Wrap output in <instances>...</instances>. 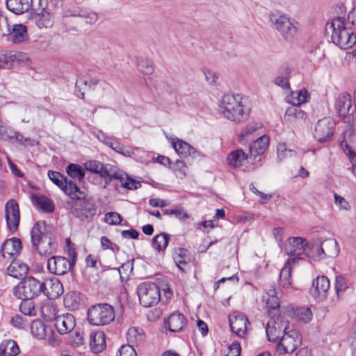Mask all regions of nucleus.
<instances>
[{
  "label": "nucleus",
  "mask_w": 356,
  "mask_h": 356,
  "mask_svg": "<svg viewBox=\"0 0 356 356\" xmlns=\"http://www.w3.org/2000/svg\"><path fill=\"white\" fill-rule=\"evenodd\" d=\"M31 238L33 248L40 255L47 257L56 252V240L48 230L44 221H38L33 225L31 231Z\"/></svg>",
  "instance_id": "nucleus-1"
},
{
  "label": "nucleus",
  "mask_w": 356,
  "mask_h": 356,
  "mask_svg": "<svg viewBox=\"0 0 356 356\" xmlns=\"http://www.w3.org/2000/svg\"><path fill=\"white\" fill-rule=\"evenodd\" d=\"M330 286V280L326 276H318L313 280L311 295L316 301L323 302L327 297Z\"/></svg>",
  "instance_id": "nucleus-13"
},
{
  "label": "nucleus",
  "mask_w": 356,
  "mask_h": 356,
  "mask_svg": "<svg viewBox=\"0 0 356 356\" xmlns=\"http://www.w3.org/2000/svg\"><path fill=\"white\" fill-rule=\"evenodd\" d=\"M68 175L73 179L82 180L85 177L84 169L78 164L71 163L66 168Z\"/></svg>",
  "instance_id": "nucleus-49"
},
{
  "label": "nucleus",
  "mask_w": 356,
  "mask_h": 356,
  "mask_svg": "<svg viewBox=\"0 0 356 356\" xmlns=\"http://www.w3.org/2000/svg\"><path fill=\"white\" fill-rule=\"evenodd\" d=\"M9 275L17 278L22 279L25 277L29 270V268L26 264L13 263L7 268Z\"/></svg>",
  "instance_id": "nucleus-38"
},
{
  "label": "nucleus",
  "mask_w": 356,
  "mask_h": 356,
  "mask_svg": "<svg viewBox=\"0 0 356 356\" xmlns=\"http://www.w3.org/2000/svg\"><path fill=\"white\" fill-rule=\"evenodd\" d=\"M307 118V114L300 106H293L288 108L284 115V119L289 122H295L298 120H302Z\"/></svg>",
  "instance_id": "nucleus-37"
},
{
  "label": "nucleus",
  "mask_w": 356,
  "mask_h": 356,
  "mask_svg": "<svg viewBox=\"0 0 356 356\" xmlns=\"http://www.w3.org/2000/svg\"><path fill=\"white\" fill-rule=\"evenodd\" d=\"M136 61L138 68L143 74L149 75L154 72V67L152 60L143 57H137Z\"/></svg>",
  "instance_id": "nucleus-46"
},
{
  "label": "nucleus",
  "mask_w": 356,
  "mask_h": 356,
  "mask_svg": "<svg viewBox=\"0 0 356 356\" xmlns=\"http://www.w3.org/2000/svg\"><path fill=\"white\" fill-rule=\"evenodd\" d=\"M175 263L182 272H186V266L190 263L189 252L185 248H175L172 253Z\"/></svg>",
  "instance_id": "nucleus-26"
},
{
  "label": "nucleus",
  "mask_w": 356,
  "mask_h": 356,
  "mask_svg": "<svg viewBox=\"0 0 356 356\" xmlns=\"http://www.w3.org/2000/svg\"><path fill=\"white\" fill-rule=\"evenodd\" d=\"M31 332L35 338L44 339L53 333V330L42 321L35 320L31 324Z\"/></svg>",
  "instance_id": "nucleus-28"
},
{
  "label": "nucleus",
  "mask_w": 356,
  "mask_h": 356,
  "mask_svg": "<svg viewBox=\"0 0 356 356\" xmlns=\"http://www.w3.org/2000/svg\"><path fill=\"white\" fill-rule=\"evenodd\" d=\"M8 137L9 138L8 140L12 143L15 142L23 145H25L26 143L30 145H33V140L31 139L30 138H26L20 133L17 131H10V134Z\"/></svg>",
  "instance_id": "nucleus-52"
},
{
  "label": "nucleus",
  "mask_w": 356,
  "mask_h": 356,
  "mask_svg": "<svg viewBox=\"0 0 356 356\" xmlns=\"http://www.w3.org/2000/svg\"><path fill=\"white\" fill-rule=\"evenodd\" d=\"M172 146L181 157L186 158L189 156L197 157L201 155V153L197 151L190 144L177 138L172 139Z\"/></svg>",
  "instance_id": "nucleus-20"
},
{
  "label": "nucleus",
  "mask_w": 356,
  "mask_h": 356,
  "mask_svg": "<svg viewBox=\"0 0 356 356\" xmlns=\"http://www.w3.org/2000/svg\"><path fill=\"white\" fill-rule=\"evenodd\" d=\"M118 180L120 181L121 186L127 190H136L141 187V184L139 181L134 179L122 172H120Z\"/></svg>",
  "instance_id": "nucleus-40"
},
{
  "label": "nucleus",
  "mask_w": 356,
  "mask_h": 356,
  "mask_svg": "<svg viewBox=\"0 0 356 356\" xmlns=\"http://www.w3.org/2000/svg\"><path fill=\"white\" fill-rule=\"evenodd\" d=\"M85 165L87 170L96 174L102 169V163L97 161H90L86 162Z\"/></svg>",
  "instance_id": "nucleus-60"
},
{
  "label": "nucleus",
  "mask_w": 356,
  "mask_h": 356,
  "mask_svg": "<svg viewBox=\"0 0 356 356\" xmlns=\"http://www.w3.org/2000/svg\"><path fill=\"white\" fill-rule=\"evenodd\" d=\"M309 94L306 90H301L297 92H293L291 96L288 97V102L293 106H300L301 104L307 102Z\"/></svg>",
  "instance_id": "nucleus-43"
},
{
  "label": "nucleus",
  "mask_w": 356,
  "mask_h": 356,
  "mask_svg": "<svg viewBox=\"0 0 356 356\" xmlns=\"http://www.w3.org/2000/svg\"><path fill=\"white\" fill-rule=\"evenodd\" d=\"M291 68L289 65H284L279 68L278 75L289 80L291 76Z\"/></svg>",
  "instance_id": "nucleus-64"
},
{
  "label": "nucleus",
  "mask_w": 356,
  "mask_h": 356,
  "mask_svg": "<svg viewBox=\"0 0 356 356\" xmlns=\"http://www.w3.org/2000/svg\"><path fill=\"white\" fill-rule=\"evenodd\" d=\"M348 26V23L341 17L333 18L326 25V29L332 31V42L344 49L352 47L356 43V35Z\"/></svg>",
  "instance_id": "nucleus-2"
},
{
  "label": "nucleus",
  "mask_w": 356,
  "mask_h": 356,
  "mask_svg": "<svg viewBox=\"0 0 356 356\" xmlns=\"http://www.w3.org/2000/svg\"><path fill=\"white\" fill-rule=\"evenodd\" d=\"M229 323L231 330L241 338H245L247 334L249 323L248 318L242 313L234 312L229 316Z\"/></svg>",
  "instance_id": "nucleus-14"
},
{
  "label": "nucleus",
  "mask_w": 356,
  "mask_h": 356,
  "mask_svg": "<svg viewBox=\"0 0 356 356\" xmlns=\"http://www.w3.org/2000/svg\"><path fill=\"white\" fill-rule=\"evenodd\" d=\"M185 316L179 312H174L164 321L165 327L172 332L181 331L186 325Z\"/></svg>",
  "instance_id": "nucleus-21"
},
{
  "label": "nucleus",
  "mask_w": 356,
  "mask_h": 356,
  "mask_svg": "<svg viewBox=\"0 0 356 356\" xmlns=\"http://www.w3.org/2000/svg\"><path fill=\"white\" fill-rule=\"evenodd\" d=\"M229 350L225 356H240L241 348L239 343H232L228 348Z\"/></svg>",
  "instance_id": "nucleus-62"
},
{
  "label": "nucleus",
  "mask_w": 356,
  "mask_h": 356,
  "mask_svg": "<svg viewBox=\"0 0 356 356\" xmlns=\"http://www.w3.org/2000/svg\"><path fill=\"white\" fill-rule=\"evenodd\" d=\"M19 353V348L14 340H5L0 344V356H17Z\"/></svg>",
  "instance_id": "nucleus-36"
},
{
  "label": "nucleus",
  "mask_w": 356,
  "mask_h": 356,
  "mask_svg": "<svg viewBox=\"0 0 356 356\" xmlns=\"http://www.w3.org/2000/svg\"><path fill=\"white\" fill-rule=\"evenodd\" d=\"M334 122L328 118L319 120L315 125L314 137L320 143H325L331 139L334 134Z\"/></svg>",
  "instance_id": "nucleus-11"
},
{
  "label": "nucleus",
  "mask_w": 356,
  "mask_h": 356,
  "mask_svg": "<svg viewBox=\"0 0 356 356\" xmlns=\"http://www.w3.org/2000/svg\"><path fill=\"white\" fill-rule=\"evenodd\" d=\"M239 95H225L220 104V111L224 117L229 120L241 122L247 118Z\"/></svg>",
  "instance_id": "nucleus-4"
},
{
  "label": "nucleus",
  "mask_w": 356,
  "mask_h": 356,
  "mask_svg": "<svg viewBox=\"0 0 356 356\" xmlns=\"http://www.w3.org/2000/svg\"><path fill=\"white\" fill-rule=\"evenodd\" d=\"M63 293V284L57 278H51L44 282L43 294L49 298H57Z\"/></svg>",
  "instance_id": "nucleus-23"
},
{
  "label": "nucleus",
  "mask_w": 356,
  "mask_h": 356,
  "mask_svg": "<svg viewBox=\"0 0 356 356\" xmlns=\"http://www.w3.org/2000/svg\"><path fill=\"white\" fill-rule=\"evenodd\" d=\"M54 327L60 334L72 332L75 327V320L72 314L58 316L54 319Z\"/></svg>",
  "instance_id": "nucleus-16"
},
{
  "label": "nucleus",
  "mask_w": 356,
  "mask_h": 356,
  "mask_svg": "<svg viewBox=\"0 0 356 356\" xmlns=\"http://www.w3.org/2000/svg\"><path fill=\"white\" fill-rule=\"evenodd\" d=\"M269 20L273 29L278 32L286 42L295 40L300 33V23L286 13L280 12L271 13Z\"/></svg>",
  "instance_id": "nucleus-3"
},
{
  "label": "nucleus",
  "mask_w": 356,
  "mask_h": 356,
  "mask_svg": "<svg viewBox=\"0 0 356 356\" xmlns=\"http://www.w3.org/2000/svg\"><path fill=\"white\" fill-rule=\"evenodd\" d=\"M63 302L70 310H76L84 306V296L76 291H69L65 295Z\"/></svg>",
  "instance_id": "nucleus-22"
},
{
  "label": "nucleus",
  "mask_w": 356,
  "mask_h": 356,
  "mask_svg": "<svg viewBox=\"0 0 356 356\" xmlns=\"http://www.w3.org/2000/svg\"><path fill=\"white\" fill-rule=\"evenodd\" d=\"M99 80L96 78H92L89 81H87L83 77H79L76 82V96L84 99V92L82 91L81 86H88L89 88L94 90L95 87L99 83Z\"/></svg>",
  "instance_id": "nucleus-41"
},
{
  "label": "nucleus",
  "mask_w": 356,
  "mask_h": 356,
  "mask_svg": "<svg viewBox=\"0 0 356 356\" xmlns=\"http://www.w3.org/2000/svg\"><path fill=\"white\" fill-rule=\"evenodd\" d=\"M337 112L340 116L345 117L351 107V97L348 92L340 94L335 104Z\"/></svg>",
  "instance_id": "nucleus-30"
},
{
  "label": "nucleus",
  "mask_w": 356,
  "mask_h": 356,
  "mask_svg": "<svg viewBox=\"0 0 356 356\" xmlns=\"http://www.w3.org/2000/svg\"><path fill=\"white\" fill-rule=\"evenodd\" d=\"M90 345L94 353H99L106 347L105 334L103 332H95L90 334Z\"/></svg>",
  "instance_id": "nucleus-34"
},
{
  "label": "nucleus",
  "mask_w": 356,
  "mask_h": 356,
  "mask_svg": "<svg viewBox=\"0 0 356 356\" xmlns=\"http://www.w3.org/2000/svg\"><path fill=\"white\" fill-rule=\"evenodd\" d=\"M269 140L268 136L264 135L254 141L249 147L250 158L255 159L257 156L262 155L268 147Z\"/></svg>",
  "instance_id": "nucleus-25"
},
{
  "label": "nucleus",
  "mask_w": 356,
  "mask_h": 356,
  "mask_svg": "<svg viewBox=\"0 0 356 356\" xmlns=\"http://www.w3.org/2000/svg\"><path fill=\"white\" fill-rule=\"evenodd\" d=\"M307 246V243L304 238L290 237L285 245V250L289 256L299 257L305 251Z\"/></svg>",
  "instance_id": "nucleus-18"
},
{
  "label": "nucleus",
  "mask_w": 356,
  "mask_h": 356,
  "mask_svg": "<svg viewBox=\"0 0 356 356\" xmlns=\"http://www.w3.org/2000/svg\"><path fill=\"white\" fill-rule=\"evenodd\" d=\"M120 171H116L113 169L112 166L109 165H104L102 164V169L98 172L97 174L100 175L105 181L106 184H109L112 179H117L119 178Z\"/></svg>",
  "instance_id": "nucleus-42"
},
{
  "label": "nucleus",
  "mask_w": 356,
  "mask_h": 356,
  "mask_svg": "<svg viewBox=\"0 0 356 356\" xmlns=\"http://www.w3.org/2000/svg\"><path fill=\"white\" fill-rule=\"evenodd\" d=\"M105 222L110 225H119L122 220V216L116 212H109L105 215Z\"/></svg>",
  "instance_id": "nucleus-57"
},
{
  "label": "nucleus",
  "mask_w": 356,
  "mask_h": 356,
  "mask_svg": "<svg viewBox=\"0 0 356 356\" xmlns=\"http://www.w3.org/2000/svg\"><path fill=\"white\" fill-rule=\"evenodd\" d=\"M294 314L298 321L304 323H309L313 316V314L309 307L297 308L294 312Z\"/></svg>",
  "instance_id": "nucleus-51"
},
{
  "label": "nucleus",
  "mask_w": 356,
  "mask_h": 356,
  "mask_svg": "<svg viewBox=\"0 0 356 356\" xmlns=\"http://www.w3.org/2000/svg\"><path fill=\"white\" fill-rule=\"evenodd\" d=\"M300 259V257H294L289 259L285 264L284 266L282 268L280 273V284L284 288H288L291 284V268L290 267L291 263H295L296 261Z\"/></svg>",
  "instance_id": "nucleus-32"
},
{
  "label": "nucleus",
  "mask_w": 356,
  "mask_h": 356,
  "mask_svg": "<svg viewBox=\"0 0 356 356\" xmlns=\"http://www.w3.org/2000/svg\"><path fill=\"white\" fill-rule=\"evenodd\" d=\"M90 324L100 326L109 324L115 318L113 307L107 303L97 304L91 306L87 313Z\"/></svg>",
  "instance_id": "nucleus-6"
},
{
  "label": "nucleus",
  "mask_w": 356,
  "mask_h": 356,
  "mask_svg": "<svg viewBox=\"0 0 356 356\" xmlns=\"http://www.w3.org/2000/svg\"><path fill=\"white\" fill-rule=\"evenodd\" d=\"M31 201L33 204L39 210L46 213L53 212L54 204L53 202L44 195H32Z\"/></svg>",
  "instance_id": "nucleus-29"
},
{
  "label": "nucleus",
  "mask_w": 356,
  "mask_h": 356,
  "mask_svg": "<svg viewBox=\"0 0 356 356\" xmlns=\"http://www.w3.org/2000/svg\"><path fill=\"white\" fill-rule=\"evenodd\" d=\"M264 300L266 301V307L270 317H276L280 314V300L277 296V292L274 286H271L264 296Z\"/></svg>",
  "instance_id": "nucleus-15"
},
{
  "label": "nucleus",
  "mask_w": 356,
  "mask_h": 356,
  "mask_svg": "<svg viewBox=\"0 0 356 356\" xmlns=\"http://www.w3.org/2000/svg\"><path fill=\"white\" fill-rule=\"evenodd\" d=\"M113 149L116 152L126 156L130 157L132 156L134 152L129 149L127 148L122 143L118 140H115L113 144Z\"/></svg>",
  "instance_id": "nucleus-56"
},
{
  "label": "nucleus",
  "mask_w": 356,
  "mask_h": 356,
  "mask_svg": "<svg viewBox=\"0 0 356 356\" xmlns=\"http://www.w3.org/2000/svg\"><path fill=\"white\" fill-rule=\"evenodd\" d=\"M274 83L284 90L290 89L289 80L282 76H280L279 75L275 78Z\"/></svg>",
  "instance_id": "nucleus-63"
},
{
  "label": "nucleus",
  "mask_w": 356,
  "mask_h": 356,
  "mask_svg": "<svg viewBox=\"0 0 356 356\" xmlns=\"http://www.w3.org/2000/svg\"><path fill=\"white\" fill-rule=\"evenodd\" d=\"M348 288V282L345 277L341 275H337L335 278L334 289L338 298H340L341 294Z\"/></svg>",
  "instance_id": "nucleus-54"
},
{
  "label": "nucleus",
  "mask_w": 356,
  "mask_h": 356,
  "mask_svg": "<svg viewBox=\"0 0 356 356\" xmlns=\"http://www.w3.org/2000/svg\"><path fill=\"white\" fill-rule=\"evenodd\" d=\"M163 213L165 215H175V217L180 220L184 221L186 219L189 218V215L182 207H177L175 209H167L163 211Z\"/></svg>",
  "instance_id": "nucleus-55"
},
{
  "label": "nucleus",
  "mask_w": 356,
  "mask_h": 356,
  "mask_svg": "<svg viewBox=\"0 0 356 356\" xmlns=\"http://www.w3.org/2000/svg\"><path fill=\"white\" fill-rule=\"evenodd\" d=\"M44 292V282L29 276L22 279V281L14 288V294L19 299H33Z\"/></svg>",
  "instance_id": "nucleus-5"
},
{
  "label": "nucleus",
  "mask_w": 356,
  "mask_h": 356,
  "mask_svg": "<svg viewBox=\"0 0 356 356\" xmlns=\"http://www.w3.org/2000/svg\"><path fill=\"white\" fill-rule=\"evenodd\" d=\"M35 21L39 28L50 27L53 24V16L50 13L43 9L41 13L35 17Z\"/></svg>",
  "instance_id": "nucleus-45"
},
{
  "label": "nucleus",
  "mask_w": 356,
  "mask_h": 356,
  "mask_svg": "<svg viewBox=\"0 0 356 356\" xmlns=\"http://www.w3.org/2000/svg\"><path fill=\"white\" fill-rule=\"evenodd\" d=\"M170 241V234L161 233L156 235L152 239V246L157 251L164 250L168 245Z\"/></svg>",
  "instance_id": "nucleus-44"
},
{
  "label": "nucleus",
  "mask_w": 356,
  "mask_h": 356,
  "mask_svg": "<svg viewBox=\"0 0 356 356\" xmlns=\"http://www.w3.org/2000/svg\"><path fill=\"white\" fill-rule=\"evenodd\" d=\"M302 343V336L295 329H288L281 337L276 346L279 354H289L295 351Z\"/></svg>",
  "instance_id": "nucleus-9"
},
{
  "label": "nucleus",
  "mask_w": 356,
  "mask_h": 356,
  "mask_svg": "<svg viewBox=\"0 0 356 356\" xmlns=\"http://www.w3.org/2000/svg\"><path fill=\"white\" fill-rule=\"evenodd\" d=\"M6 8L15 15H21L30 8V0H6Z\"/></svg>",
  "instance_id": "nucleus-31"
},
{
  "label": "nucleus",
  "mask_w": 356,
  "mask_h": 356,
  "mask_svg": "<svg viewBox=\"0 0 356 356\" xmlns=\"http://www.w3.org/2000/svg\"><path fill=\"white\" fill-rule=\"evenodd\" d=\"M22 249V241L19 238L13 237L6 240L1 245V252L3 257L11 259L14 256H17Z\"/></svg>",
  "instance_id": "nucleus-17"
},
{
  "label": "nucleus",
  "mask_w": 356,
  "mask_h": 356,
  "mask_svg": "<svg viewBox=\"0 0 356 356\" xmlns=\"http://www.w3.org/2000/svg\"><path fill=\"white\" fill-rule=\"evenodd\" d=\"M5 218L10 232H15L19 227L20 213L19 205L13 199L9 200L6 204Z\"/></svg>",
  "instance_id": "nucleus-12"
},
{
  "label": "nucleus",
  "mask_w": 356,
  "mask_h": 356,
  "mask_svg": "<svg viewBox=\"0 0 356 356\" xmlns=\"http://www.w3.org/2000/svg\"><path fill=\"white\" fill-rule=\"evenodd\" d=\"M9 32L6 35L9 37L8 40L15 44L23 42L29 38L27 28L22 24H14L12 29L9 25Z\"/></svg>",
  "instance_id": "nucleus-24"
},
{
  "label": "nucleus",
  "mask_w": 356,
  "mask_h": 356,
  "mask_svg": "<svg viewBox=\"0 0 356 356\" xmlns=\"http://www.w3.org/2000/svg\"><path fill=\"white\" fill-rule=\"evenodd\" d=\"M259 124L255 123H250L242 130L239 135V143L245 144L251 139L252 134L259 128Z\"/></svg>",
  "instance_id": "nucleus-48"
},
{
  "label": "nucleus",
  "mask_w": 356,
  "mask_h": 356,
  "mask_svg": "<svg viewBox=\"0 0 356 356\" xmlns=\"http://www.w3.org/2000/svg\"><path fill=\"white\" fill-rule=\"evenodd\" d=\"M316 251L318 257L321 258L323 257H334L338 255L339 248L335 239L328 238L322 242L320 247H316Z\"/></svg>",
  "instance_id": "nucleus-19"
},
{
  "label": "nucleus",
  "mask_w": 356,
  "mask_h": 356,
  "mask_svg": "<svg viewBox=\"0 0 356 356\" xmlns=\"http://www.w3.org/2000/svg\"><path fill=\"white\" fill-rule=\"evenodd\" d=\"M137 293L140 303L145 307L157 304L161 298L159 286L154 282H143L138 285Z\"/></svg>",
  "instance_id": "nucleus-8"
},
{
  "label": "nucleus",
  "mask_w": 356,
  "mask_h": 356,
  "mask_svg": "<svg viewBox=\"0 0 356 356\" xmlns=\"http://www.w3.org/2000/svg\"><path fill=\"white\" fill-rule=\"evenodd\" d=\"M248 156V155L243 149H236L228 154L227 160L230 166L239 168L243 165Z\"/></svg>",
  "instance_id": "nucleus-35"
},
{
  "label": "nucleus",
  "mask_w": 356,
  "mask_h": 356,
  "mask_svg": "<svg viewBox=\"0 0 356 356\" xmlns=\"http://www.w3.org/2000/svg\"><path fill=\"white\" fill-rule=\"evenodd\" d=\"M127 340L131 347L138 346L143 344L146 339L145 334L143 329L140 327H132L127 332Z\"/></svg>",
  "instance_id": "nucleus-27"
},
{
  "label": "nucleus",
  "mask_w": 356,
  "mask_h": 356,
  "mask_svg": "<svg viewBox=\"0 0 356 356\" xmlns=\"http://www.w3.org/2000/svg\"><path fill=\"white\" fill-rule=\"evenodd\" d=\"M69 259L62 256H52L48 259L47 268L55 275H63L72 270L76 261V252L74 248H69Z\"/></svg>",
  "instance_id": "nucleus-7"
},
{
  "label": "nucleus",
  "mask_w": 356,
  "mask_h": 356,
  "mask_svg": "<svg viewBox=\"0 0 356 356\" xmlns=\"http://www.w3.org/2000/svg\"><path fill=\"white\" fill-rule=\"evenodd\" d=\"M65 193L72 199L86 200V193L72 180H69L68 186H65Z\"/></svg>",
  "instance_id": "nucleus-39"
},
{
  "label": "nucleus",
  "mask_w": 356,
  "mask_h": 356,
  "mask_svg": "<svg viewBox=\"0 0 356 356\" xmlns=\"http://www.w3.org/2000/svg\"><path fill=\"white\" fill-rule=\"evenodd\" d=\"M73 16H79L80 17L86 18V23L89 24H95L98 19V15L94 12H81L78 14H74Z\"/></svg>",
  "instance_id": "nucleus-58"
},
{
  "label": "nucleus",
  "mask_w": 356,
  "mask_h": 356,
  "mask_svg": "<svg viewBox=\"0 0 356 356\" xmlns=\"http://www.w3.org/2000/svg\"><path fill=\"white\" fill-rule=\"evenodd\" d=\"M22 301L19 305V309L24 315L34 316L36 315V309L35 308L33 299H22Z\"/></svg>",
  "instance_id": "nucleus-50"
},
{
  "label": "nucleus",
  "mask_w": 356,
  "mask_h": 356,
  "mask_svg": "<svg viewBox=\"0 0 356 356\" xmlns=\"http://www.w3.org/2000/svg\"><path fill=\"white\" fill-rule=\"evenodd\" d=\"M22 53L15 51H0V67L4 68L13 65L16 60H19Z\"/></svg>",
  "instance_id": "nucleus-33"
},
{
  "label": "nucleus",
  "mask_w": 356,
  "mask_h": 356,
  "mask_svg": "<svg viewBox=\"0 0 356 356\" xmlns=\"http://www.w3.org/2000/svg\"><path fill=\"white\" fill-rule=\"evenodd\" d=\"M288 321L280 316L270 317L266 327V335L269 341H279L282 335L289 329Z\"/></svg>",
  "instance_id": "nucleus-10"
},
{
  "label": "nucleus",
  "mask_w": 356,
  "mask_h": 356,
  "mask_svg": "<svg viewBox=\"0 0 356 356\" xmlns=\"http://www.w3.org/2000/svg\"><path fill=\"white\" fill-rule=\"evenodd\" d=\"M48 177L51 181L58 186L65 192V186H68L69 181L61 173L56 171L49 170L48 172Z\"/></svg>",
  "instance_id": "nucleus-47"
},
{
  "label": "nucleus",
  "mask_w": 356,
  "mask_h": 356,
  "mask_svg": "<svg viewBox=\"0 0 356 356\" xmlns=\"http://www.w3.org/2000/svg\"><path fill=\"white\" fill-rule=\"evenodd\" d=\"M116 356H138L134 348L130 345H122L119 348Z\"/></svg>",
  "instance_id": "nucleus-59"
},
{
  "label": "nucleus",
  "mask_w": 356,
  "mask_h": 356,
  "mask_svg": "<svg viewBox=\"0 0 356 356\" xmlns=\"http://www.w3.org/2000/svg\"><path fill=\"white\" fill-rule=\"evenodd\" d=\"M9 33V24L8 19L0 13V36H6Z\"/></svg>",
  "instance_id": "nucleus-61"
},
{
  "label": "nucleus",
  "mask_w": 356,
  "mask_h": 356,
  "mask_svg": "<svg viewBox=\"0 0 356 356\" xmlns=\"http://www.w3.org/2000/svg\"><path fill=\"white\" fill-rule=\"evenodd\" d=\"M89 218H92L96 214V207L94 202L90 199L83 200L80 205Z\"/></svg>",
  "instance_id": "nucleus-53"
}]
</instances>
